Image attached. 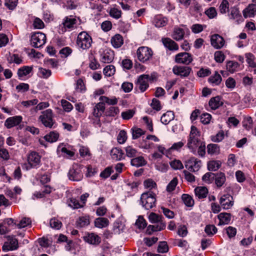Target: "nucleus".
<instances>
[{
    "instance_id": "423d86ee",
    "label": "nucleus",
    "mask_w": 256,
    "mask_h": 256,
    "mask_svg": "<svg viewBox=\"0 0 256 256\" xmlns=\"http://www.w3.org/2000/svg\"><path fill=\"white\" fill-rule=\"evenodd\" d=\"M27 160L28 164H24L26 170L36 168L40 164V156L36 152H32L28 155Z\"/></svg>"
},
{
    "instance_id": "a878e982",
    "label": "nucleus",
    "mask_w": 256,
    "mask_h": 256,
    "mask_svg": "<svg viewBox=\"0 0 256 256\" xmlns=\"http://www.w3.org/2000/svg\"><path fill=\"white\" fill-rule=\"evenodd\" d=\"M57 153L59 156H68L72 157L74 155V153L69 150L63 146V144H60L57 148Z\"/></svg>"
},
{
    "instance_id": "13d9d810",
    "label": "nucleus",
    "mask_w": 256,
    "mask_h": 256,
    "mask_svg": "<svg viewBox=\"0 0 256 256\" xmlns=\"http://www.w3.org/2000/svg\"><path fill=\"white\" fill-rule=\"evenodd\" d=\"M115 72V67L112 65H108L104 69V74L106 76H110Z\"/></svg>"
},
{
    "instance_id": "2eb2a0df",
    "label": "nucleus",
    "mask_w": 256,
    "mask_h": 256,
    "mask_svg": "<svg viewBox=\"0 0 256 256\" xmlns=\"http://www.w3.org/2000/svg\"><path fill=\"white\" fill-rule=\"evenodd\" d=\"M212 46L216 49L221 48L224 44V38L218 34L212 36L210 38Z\"/></svg>"
},
{
    "instance_id": "09e8293b",
    "label": "nucleus",
    "mask_w": 256,
    "mask_h": 256,
    "mask_svg": "<svg viewBox=\"0 0 256 256\" xmlns=\"http://www.w3.org/2000/svg\"><path fill=\"white\" fill-rule=\"evenodd\" d=\"M216 174L211 172H208L203 176L202 180L208 184H211L214 180Z\"/></svg>"
},
{
    "instance_id": "f8f14e48",
    "label": "nucleus",
    "mask_w": 256,
    "mask_h": 256,
    "mask_svg": "<svg viewBox=\"0 0 256 256\" xmlns=\"http://www.w3.org/2000/svg\"><path fill=\"white\" fill-rule=\"evenodd\" d=\"M233 197L230 194H224L220 200L221 206L224 210L230 208L234 205Z\"/></svg>"
},
{
    "instance_id": "6e6d98bb",
    "label": "nucleus",
    "mask_w": 256,
    "mask_h": 256,
    "mask_svg": "<svg viewBox=\"0 0 256 256\" xmlns=\"http://www.w3.org/2000/svg\"><path fill=\"white\" fill-rule=\"evenodd\" d=\"M132 138L134 140L139 138L141 136L144 134V132L140 128H135L132 130Z\"/></svg>"
},
{
    "instance_id": "052dcab7",
    "label": "nucleus",
    "mask_w": 256,
    "mask_h": 256,
    "mask_svg": "<svg viewBox=\"0 0 256 256\" xmlns=\"http://www.w3.org/2000/svg\"><path fill=\"white\" fill-rule=\"evenodd\" d=\"M204 232L208 236H212L217 232V228L214 225L209 224L205 227Z\"/></svg>"
},
{
    "instance_id": "393cba45",
    "label": "nucleus",
    "mask_w": 256,
    "mask_h": 256,
    "mask_svg": "<svg viewBox=\"0 0 256 256\" xmlns=\"http://www.w3.org/2000/svg\"><path fill=\"white\" fill-rule=\"evenodd\" d=\"M162 42L164 46L170 50H177L178 49V44L170 38H162Z\"/></svg>"
},
{
    "instance_id": "680f3d73",
    "label": "nucleus",
    "mask_w": 256,
    "mask_h": 256,
    "mask_svg": "<svg viewBox=\"0 0 256 256\" xmlns=\"http://www.w3.org/2000/svg\"><path fill=\"white\" fill-rule=\"evenodd\" d=\"M120 112L118 107L110 106L106 112V116H116Z\"/></svg>"
},
{
    "instance_id": "412c9836",
    "label": "nucleus",
    "mask_w": 256,
    "mask_h": 256,
    "mask_svg": "<svg viewBox=\"0 0 256 256\" xmlns=\"http://www.w3.org/2000/svg\"><path fill=\"white\" fill-rule=\"evenodd\" d=\"M242 14L245 18L254 17L256 14V6L255 4H250L245 8Z\"/></svg>"
},
{
    "instance_id": "4be33fe9",
    "label": "nucleus",
    "mask_w": 256,
    "mask_h": 256,
    "mask_svg": "<svg viewBox=\"0 0 256 256\" xmlns=\"http://www.w3.org/2000/svg\"><path fill=\"white\" fill-rule=\"evenodd\" d=\"M110 156L112 159L116 161L124 158V152L120 148H114L112 149Z\"/></svg>"
},
{
    "instance_id": "cd10ccee",
    "label": "nucleus",
    "mask_w": 256,
    "mask_h": 256,
    "mask_svg": "<svg viewBox=\"0 0 256 256\" xmlns=\"http://www.w3.org/2000/svg\"><path fill=\"white\" fill-rule=\"evenodd\" d=\"M130 164L132 166L140 167L145 166L146 162L142 156H136L131 160Z\"/></svg>"
},
{
    "instance_id": "5701e85b",
    "label": "nucleus",
    "mask_w": 256,
    "mask_h": 256,
    "mask_svg": "<svg viewBox=\"0 0 256 256\" xmlns=\"http://www.w3.org/2000/svg\"><path fill=\"white\" fill-rule=\"evenodd\" d=\"M219 220L218 226L228 224L231 220V214L227 212H221L218 216Z\"/></svg>"
},
{
    "instance_id": "f3484780",
    "label": "nucleus",
    "mask_w": 256,
    "mask_h": 256,
    "mask_svg": "<svg viewBox=\"0 0 256 256\" xmlns=\"http://www.w3.org/2000/svg\"><path fill=\"white\" fill-rule=\"evenodd\" d=\"M22 120V117L20 116H12L8 118L5 122L4 126L8 128H10L19 124Z\"/></svg>"
},
{
    "instance_id": "f03ea898",
    "label": "nucleus",
    "mask_w": 256,
    "mask_h": 256,
    "mask_svg": "<svg viewBox=\"0 0 256 256\" xmlns=\"http://www.w3.org/2000/svg\"><path fill=\"white\" fill-rule=\"evenodd\" d=\"M140 202L143 208L150 210L156 206V194L152 192H144L141 195Z\"/></svg>"
},
{
    "instance_id": "49530a36",
    "label": "nucleus",
    "mask_w": 256,
    "mask_h": 256,
    "mask_svg": "<svg viewBox=\"0 0 256 256\" xmlns=\"http://www.w3.org/2000/svg\"><path fill=\"white\" fill-rule=\"evenodd\" d=\"M7 60L10 64L14 62L18 64L22 62V58L17 54H10L7 58Z\"/></svg>"
},
{
    "instance_id": "79ce46f5",
    "label": "nucleus",
    "mask_w": 256,
    "mask_h": 256,
    "mask_svg": "<svg viewBox=\"0 0 256 256\" xmlns=\"http://www.w3.org/2000/svg\"><path fill=\"white\" fill-rule=\"evenodd\" d=\"M38 76L42 78H48L52 74V72L50 70L42 68H40L38 72Z\"/></svg>"
},
{
    "instance_id": "864d4df0",
    "label": "nucleus",
    "mask_w": 256,
    "mask_h": 256,
    "mask_svg": "<svg viewBox=\"0 0 256 256\" xmlns=\"http://www.w3.org/2000/svg\"><path fill=\"white\" fill-rule=\"evenodd\" d=\"M162 216L158 215L154 212H152L148 216V219L150 222L155 224L157 222H160L162 220Z\"/></svg>"
},
{
    "instance_id": "338daca9",
    "label": "nucleus",
    "mask_w": 256,
    "mask_h": 256,
    "mask_svg": "<svg viewBox=\"0 0 256 256\" xmlns=\"http://www.w3.org/2000/svg\"><path fill=\"white\" fill-rule=\"evenodd\" d=\"M168 250V247L166 242H161L158 247V252L160 253H165Z\"/></svg>"
},
{
    "instance_id": "c85d7f7f",
    "label": "nucleus",
    "mask_w": 256,
    "mask_h": 256,
    "mask_svg": "<svg viewBox=\"0 0 256 256\" xmlns=\"http://www.w3.org/2000/svg\"><path fill=\"white\" fill-rule=\"evenodd\" d=\"M110 42L112 46L115 48H120L124 43L122 36L119 34L112 36Z\"/></svg>"
},
{
    "instance_id": "9b49d317",
    "label": "nucleus",
    "mask_w": 256,
    "mask_h": 256,
    "mask_svg": "<svg viewBox=\"0 0 256 256\" xmlns=\"http://www.w3.org/2000/svg\"><path fill=\"white\" fill-rule=\"evenodd\" d=\"M186 167L190 172H198L202 166V162L194 157L190 158L186 162Z\"/></svg>"
},
{
    "instance_id": "8fccbe9b",
    "label": "nucleus",
    "mask_w": 256,
    "mask_h": 256,
    "mask_svg": "<svg viewBox=\"0 0 256 256\" xmlns=\"http://www.w3.org/2000/svg\"><path fill=\"white\" fill-rule=\"evenodd\" d=\"M100 102H104L108 104L114 105L118 103V100L116 98H109L108 97L105 96H101L99 98Z\"/></svg>"
},
{
    "instance_id": "f257e3e1",
    "label": "nucleus",
    "mask_w": 256,
    "mask_h": 256,
    "mask_svg": "<svg viewBox=\"0 0 256 256\" xmlns=\"http://www.w3.org/2000/svg\"><path fill=\"white\" fill-rule=\"evenodd\" d=\"M198 136L199 132L196 128L193 126H192L187 143V146L194 154L196 152L198 146L202 142L199 140Z\"/></svg>"
},
{
    "instance_id": "3c124183",
    "label": "nucleus",
    "mask_w": 256,
    "mask_h": 256,
    "mask_svg": "<svg viewBox=\"0 0 256 256\" xmlns=\"http://www.w3.org/2000/svg\"><path fill=\"white\" fill-rule=\"evenodd\" d=\"M220 12L222 14H226L229 10V2L228 0H222L219 6Z\"/></svg>"
},
{
    "instance_id": "de8ad7c7",
    "label": "nucleus",
    "mask_w": 256,
    "mask_h": 256,
    "mask_svg": "<svg viewBox=\"0 0 256 256\" xmlns=\"http://www.w3.org/2000/svg\"><path fill=\"white\" fill-rule=\"evenodd\" d=\"M122 14V12L121 10L116 8H111L109 12L110 16L115 19H118L121 18Z\"/></svg>"
},
{
    "instance_id": "0e129e2a",
    "label": "nucleus",
    "mask_w": 256,
    "mask_h": 256,
    "mask_svg": "<svg viewBox=\"0 0 256 256\" xmlns=\"http://www.w3.org/2000/svg\"><path fill=\"white\" fill-rule=\"evenodd\" d=\"M50 224L51 228L56 230H59L62 226L61 222L56 218H52L50 220Z\"/></svg>"
},
{
    "instance_id": "dca6fc26",
    "label": "nucleus",
    "mask_w": 256,
    "mask_h": 256,
    "mask_svg": "<svg viewBox=\"0 0 256 256\" xmlns=\"http://www.w3.org/2000/svg\"><path fill=\"white\" fill-rule=\"evenodd\" d=\"M114 52L110 49L104 50L100 54V60L104 63H110L114 60Z\"/></svg>"
},
{
    "instance_id": "4c0bfd02",
    "label": "nucleus",
    "mask_w": 256,
    "mask_h": 256,
    "mask_svg": "<svg viewBox=\"0 0 256 256\" xmlns=\"http://www.w3.org/2000/svg\"><path fill=\"white\" fill-rule=\"evenodd\" d=\"M59 138V134L56 132H51L44 137L46 140L50 142H56Z\"/></svg>"
},
{
    "instance_id": "0eeeda50",
    "label": "nucleus",
    "mask_w": 256,
    "mask_h": 256,
    "mask_svg": "<svg viewBox=\"0 0 256 256\" xmlns=\"http://www.w3.org/2000/svg\"><path fill=\"white\" fill-rule=\"evenodd\" d=\"M153 52L151 48L147 46L140 47L136 50V56L138 60L145 62L152 58Z\"/></svg>"
},
{
    "instance_id": "774afa93",
    "label": "nucleus",
    "mask_w": 256,
    "mask_h": 256,
    "mask_svg": "<svg viewBox=\"0 0 256 256\" xmlns=\"http://www.w3.org/2000/svg\"><path fill=\"white\" fill-rule=\"evenodd\" d=\"M178 180L176 178H174L166 186V190L168 192H172L178 184Z\"/></svg>"
},
{
    "instance_id": "bf43d9fd",
    "label": "nucleus",
    "mask_w": 256,
    "mask_h": 256,
    "mask_svg": "<svg viewBox=\"0 0 256 256\" xmlns=\"http://www.w3.org/2000/svg\"><path fill=\"white\" fill-rule=\"evenodd\" d=\"M136 112L134 110H128L122 112L121 116L124 120H128L134 116Z\"/></svg>"
},
{
    "instance_id": "a19ab883",
    "label": "nucleus",
    "mask_w": 256,
    "mask_h": 256,
    "mask_svg": "<svg viewBox=\"0 0 256 256\" xmlns=\"http://www.w3.org/2000/svg\"><path fill=\"white\" fill-rule=\"evenodd\" d=\"M221 162L218 160H212L208 163V168L210 171H216L220 166Z\"/></svg>"
},
{
    "instance_id": "ddd939ff",
    "label": "nucleus",
    "mask_w": 256,
    "mask_h": 256,
    "mask_svg": "<svg viewBox=\"0 0 256 256\" xmlns=\"http://www.w3.org/2000/svg\"><path fill=\"white\" fill-rule=\"evenodd\" d=\"M152 80L148 74L140 75L138 80V85L142 92H144L148 87V82Z\"/></svg>"
},
{
    "instance_id": "58836bf2",
    "label": "nucleus",
    "mask_w": 256,
    "mask_h": 256,
    "mask_svg": "<svg viewBox=\"0 0 256 256\" xmlns=\"http://www.w3.org/2000/svg\"><path fill=\"white\" fill-rule=\"evenodd\" d=\"M126 156L130 158H134L138 156V150L132 146H128L125 148Z\"/></svg>"
},
{
    "instance_id": "473e14b6",
    "label": "nucleus",
    "mask_w": 256,
    "mask_h": 256,
    "mask_svg": "<svg viewBox=\"0 0 256 256\" xmlns=\"http://www.w3.org/2000/svg\"><path fill=\"white\" fill-rule=\"evenodd\" d=\"M214 180L217 187L220 188L224 184L226 180L224 174L222 172L216 174Z\"/></svg>"
},
{
    "instance_id": "c756f323",
    "label": "nucleus",
    "mask_w": 256,
    "mask_h": 256,
    "mask_svg": "<svg viewBox=\"0 0 256 256\" xmlns=\"http://www.w3.org/2000/svg\"><path fill=\"white\" fill-rule=\"evenodd\" d=\"M174 118V112L172 111H168L164 114L160 118L161 122L164 124H168Z\"/></svg>"
},
{
    "instance_id": "ea45409f",
    "label": "nucleus",
    "mask_w": 256,
    "mask_h": 256,
    "mask_svg": "<svg viewBox=\"0 0 256 256\" xmlns=\"http://www.w3.org/2000/svg\"><path fill=\"white\" fill-rule=\"evenodd\" d=\"M228 16L230 19L238 20L241 18L242 16L240 12L238 9L236 7L231 8L230 10V14H228Z\"/></svg>"
},
{
    "instance_id": "69168bd1",
    "label": "nucleus",
    "mask_w": 256,
    "mask_h": 256,
    "mask_svg": "<svg viewBox=\"0 0 256 256\" xmlns=\"http://www.w3.org/2000/svg\"><path fill=\"white\" fill-rule=\"evenodd\" d=\"M148 140L146 138L143 140L142 142H140V146L142 148L149 149L153 148H154V144L152 142L148 141Z\"/></svg>"
},
{
    "instance_id": "a211bd4d",
    "label": "nucleus",
    "mask_w": 256,
    "mask_h": 256,
    "mask_svg": "<svg viewBox=\"0 0 256 256\" xmlns=\"http://www.w3.org/2000/svg\"><path fill=\"white\" fill-rule=\"evenodd\" d=\"M105 110V104L103 102H98L94 108L92 114L96 118H98V123H100V118Z\"/></svg>"
},
{
    "instance_id": "6ab92c4d",
    "label": "nucleus",
    "mask_w": 256,
    "mask_h": 256,
    "mask_svg": "<svg viewBox=\"0 0 256 256\" xmlns=\"http://www.w3.org/2000/svg\"><path fill=\"white\" fill-rule=\"evenodd\" d=\"M154 225H150L146 229V233L148 234H152L154 232L160 231L165 228L166 224L162 221L157 222Z\"/></svg>"
},
{
    "instance_id": "e433bc0d",
    "label": "nucleus",
    "mask_w": 256,
    "mask_h": 256,
    "mask_svg": "<svg viewBox=\"0 0 256 256\" xmlns=\"http://www.w3.org/2000/svg\"><path fill=\"white\" fill-rule=\"evenodd\" d=\"M182 199L184 204L188 207H192L194 205V200L188 194H183Z\"/></svg>"
},
{
    "instance_id": "6e6552de",
    "label": "nucleus",
    "mask_w": 256,
    "mask_h": 256,
    "mask_svg": "<svg viewBox=\"0 0 256 256\" xmlns=\"http://www.w3.org/2000/svg\"><path fill=\"white\" fill-rule=\"evenodd\" d=\"M82 166L75 164L70 170L68 173V176L70 180L78 182L82 180L83 174L82 170Z\"/></svg>"
},
{
    "instance_id": "72a5a7b5",
    "label": "nucleus",
    "mask_w": 256,
    "mask_h": 256,
    "mask_svg": "<svg viewBox=\"0 0 256 256\" xmlns=\"http://www.w3.org/2000/svg\"><path fill=\"white\" fill-rule=\"evenodd\" d=\"M184 32L182 28H174L172 35V38L176 40H180L184 38Z\"/></svg>"
},
{
    "instance_id": "1a4fd4ad",
    "label": "nucleus",
    "mask_w": 256,
    "mask_h": 256,
    "mask_svg": "<svg viewBox=\"0 0 256 256\" xmlns=\"http://www.w3.org/2000/svg\"><path fill=\"white\" fill-rule=\"evenodd\" d=\"M39 120L46 127L51 128L54 123L52 110L50 109H48L42 112V114L39 117Z\"/></svg>"
},
{
    "instance_id": "9d476101",
    "label": "nucleus",
    "mask_w": 256,
    "mask_h": 256,
    "mask_svg": "<svg viewBox=\"0 0 256 256\" xmlns=\"http://www.w3.org/2000/svg\"><path fill=\"white\" fill-rule=\"evenodd\" d=\"M192 61V56L191 54L186 52L178 53L175 56V62L178 64H188Z\"/></svg>"
},
{
    "instance_id": "c9c22d12",
    "label": "nucleus",
    "mask_w": 256,
    "mask_h": 256,
    "mask_svg": "<svg viewBox=\"0 0 256 256\" xmlns=\"http://www.w3.org/2000/svg\"><path fill=\"white\" fill-rule=\"evenodd\" d=\"M222 77L217 72H215L214 75L210 76L208 78V82L213 85L218 86L221 82Z\"/></svg>"
},
{
    "instance_id": "4d7b16f0",
    "label": "nucleus",
    "mask_w": 256,
    "mask_h": 256,
    "mask_svg": "<svg viewBox=\"0 0 256 256\" xmlns=\"http://www.w3.org/2000/svg\"><path fill=\"white\" fill-rule=\"evenodd\" d=\"M31 222L32 221L30 218H24L16 226L18 228H22L30 225Z\"/></svg>"
},
{
    "instance_id": "e2e57ef3",
    "label": "nucleus",
    "mask_w": 256,
    "mask_h": 256,
    "mask_svg": "<svg viewBox=\"0 0 256 256\" xmlns=\"http://www.w3.org/2000/svg\"><path fill=\"white\" fill-rule=\"evenodd\" d=\"M127 139L126 132L124 130H121L117 137V140L119 144H124Z\"/></svg>"
},
{
    "instance_id": "4468645a",
    "label": "nucleus",
    "mask_w": 256,
    "mask_h": 256,
    "mask_svg": "<svg viewBox=\"0 0 256 256\" xmlns=\"http://www.w3.org/2000/svg\"><path fill=\"white\" fill-rule=\"evenodd\" d=\"M192 68L189 66H176L173 67V72L178 76L182 77H186L189 76Z\"/></svg>"
},
{
    "instance_id": "aec40b11",
    "label": "nucleus",
    "mask_w": 256,
    "mask_h": 256,
    "mask_svg": "<svg viewBox=\"0 0 256 256\" xmlns=\"http://www.w3.org/2000/svg\"><path fill=\"white\" fill-rule=\"evenodd\" d=\"M84 240L92 244H98L100 242V238L94 233H88L84 236Z\"/></svg>"
},
{
    "instance_id": "c03bdc74",
    "label": "nucleus",
    "mask_w": 256,
    "mask_h": 256,
    "mask_svg": "<svg viewBox=\"0 0 256 256\" xmlns=\"http://www.w3.org/2000/svg\"><path fill=\"white\" fill-rule=\"evenodd\" d=\"M90 224L89 218L87 216H82L77 220L76 224L77 227L82 228Z\"/></svg>"
},
{
    "instance_id": "603ef678",
    "label": "nucleus",
    "mask_w": 256,
    "mask_h": 256,
    "mask_svg": "<svg viewBox=\"0 0 256 256\" xmlns=\"http://www.w3.org/2000/svg\"><path fill=\"white\" fill-rule=\"evenodd\" d=\"M68 202V206L73 208H78L83 207V204H80L78 200L75 198H70Z\"/></svg>"
},
{
    "instance_id": "20e7f679",
    "label": "nucleus",
    "mask_w": 256,
    "mask_h": 256,
    "mask_svg": "<svg viewBox=\"0 0 256 256\" xmlns=\"http://www.w3.org/2000/svg\"><path fill=\"white\" fill-rule=\"evenodd\" d=\"M78 19L72 16H66L62 22L59 26L60 32L64 33L67 30H71L74 29L77 24Z\"/></svg>"
},
{
    "instance_id": "bb28decb",
    "label": "nucleus",
    "mask_w": 256,
    "mask_h": 256,
    "mask_svg": "<svg viewBox=\"0 0 256 256\" xmlns=\"http://www.w3.org/2000/svg\"><path fill=\"white\" fill-rule=\"evenodd\" d=\"M152 23L157 28H160L166 26L168 23V20L162 16L157 15L153 19Z\"/></svg>"
},
{
    "instance_id": "7c9ffc66",
    "label": "nucleus",
    "mask_w": 256,
    "mask_h": 256,
    "mask_svg": "<svg viewBox=\"0 0 256 256\" xmlns=\"http://www.w3.org/2000/svg\"><path fill=\"white\" fill-rule=\"evenodd\" d=\"M194 192L198 198H203L206 197L208 190L206 187L198 186L195 188Z\"/></svg>"
},
{
    "instance_id": "f704fd0d",
    "label": "nucleus",
    "mask_w": 256,
    "mask_h": 256,
    "mask_svg": "<svg viewBox=\"0 0 256 256\" xmlns=\"http://www.w3.org/2000/svg\"><path fill=\"white\" fill-rule=\"evenodd\" d=\"M109 221L108 218H98L95 220V226L98 228H102L107 226L108 225Z\"/></svg>"
},
{
    "instance_id": "b1692460",
    "label": "nucleus",
    "mask_w": 256,
    "mask_h": 256,
    "mask_svg": "<svg viewBox=\"0 0 256 256\" xmlns=\"http://www.w3.org/2000/svg\"><path fill=\"white\" fill-rule=\"evenodd\" d=\"M223 104V102L222 100V98L220 96L211 98L208 102L210 108L214 110L218 109L222 106Z\"/></svg>"
},
{
    "instance_id": "2f4dec72",
    "label": "nucleus",
    "mask_w": 256,
    "mask_h": 256,
    "mask_svg": "<svg viewBox=\"0 0 256 256\" xmlns=\"http://www.w3.org/2000/svg\"><path fill=\"white\" fill-rule=\"evenodd\" d=\"M226 70L230 73H234L239 69L240 64L236 61L230 60L226 62Z\"/></svg>"
},
{
    "instance_id": "7ed1b4c3",
    "label": "nucleus",
    "mask_w": 256,
    "mask_h": 256,
    "mask_svg": "<svg viewBox=\"0 0 256 256\" xmlns=\"http://www.w3.org/2000/svg\"><path fill=\"white\" fill-rule=\"evenodd\" d=\"M76 43L79 48L87 50L91 46L92 38L86 32H82L78 35Z\"/></svg>"
},
{
    "instance_id": "37998d69",
    "label": "nucleus",
    "mask_w": 256,
    "mask_h": 256,
    "mask_svg": "<svg viewBox=\"0 0 256 256\" xmlns=\"http://www.w3.org/2000/svg\"><path fill=\"white\" fill-rule=\"evenodd\" d=\"M32 68L28 66H24L18 69V74L19 77H22L29 74L32 70Z\"/></svg>"
},
{
    "instance_id": "a18cd8bd",
    "label": "nucleus",
    "mask_w": 256,
    "mask_h": 256,
    "mask_svg": "<svg viewBox=\"0 0 256 256\" xmlns=\"http://www.w3.org/2000/svg\"><path fill=\"white\" fill-rule=\"evenodd\" d=\"M207 151L210 154H218L220 152V147L216 144H210L207 146Z\"/></svg>"
},
{
    "instance_id": "5fc2aeb1",
    "label": "nucleus",
    "mask_w": 256,
    "mask_h": 256,
    "mask_svg": "<svg viewBox=\"0 0 256 256\" xmlns=\"http://www.w3.org/2000/svg\"><path fill=\"white\" fill-rule=\"evenodd\" d=\"M246 62L252 68H256V60H254V56L251 53L246 54Z\"/></svg>"
},
{
    "instance_id": "39448f33",
    "label": "nucleus",
    "mask_w": 256,
    "mask_h": 256,
    "mask_svg": "<svg viewBox=\"0 0 256 256\" xmlns=\"http://www.w3.org/2000/svg\"><path fill=\"white\" fill-rule=\"evenodd\" d=\"M46 36L42 32H34L32 34L30 38V44L35 48L42 47L46 42Z\"/></svg>"
}]
</instances>
